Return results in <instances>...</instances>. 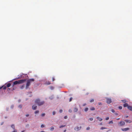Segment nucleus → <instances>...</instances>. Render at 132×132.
Here are the masks:
<instances>
[{
	"mask_svg": "<svg viewBox=\"0 0 132 132\" xmlns=\"http://www.w3.org/2000/svg\"><path fill=\"white\" fill-rule=\"evenodd\" d=\"M35 80L34 79H28L27 81V83L26 84V86L25 87L26 89H27L28 88L29 86L30 85V83L32 82H33Z\"/></svg>",
	"mask_w": 132,
	"mask_h": 132,
	"instance_id": "nucleus-1",
	"label": "nucleus"
},
{
	"mask_svg": "<svg viewBox=\"0 0 132 132\" xmlns=\"http://www.w3.org/2000/svg\"><path fill=\"white\" fill-rule=\"evenodd\" d=\"M35 102L39 106L43 105L45 103L44 101H40V99L39 98L36 99L35 101Z\"/></svg>",
	"mask_w": 132,
	"mask_h": 132,
	"instance_id": "nucleus-2",
	"label": "nucleus"
},
{
	"mask_svg": "<svg viewBox=\"0 0 132 132\" xmlns=\"http://www.w3.org/2000/svg\"><path fill=\"white\" fill-rule=\"evenodd\" d=\"M26 80V79H24L16 81L13 82V84L14 85H16L18 84H22L25 82Z\"/></svg>",
	"mask_w": 132,
	"mask_h": 132,
	"instance_id": "nucleus-3",
	"label": "nucleus"
},
{
	"mask_svg": "<svg viewBox=\"0 0 132 132\" xmlns=\"http://www.w3.org/2000/svg\"><path fill=\"white\" fill-rule=\"evenodd\" d=\"M125 123L124 122L121 121H120L119 123V125L120 126H123L125 125Z\"/></svg>",
	"mask_w": 132,
	"mask_h": 132,
	"instance_id": "nucleus-4",
	"label": "nucleus"
},
{
	"mask_svg": "<svg viewBox=\"0 0 132 132\" xmlns=\"http://www.w3.org/2000/svg\"><path fill=\"white\" fill-rule=\"evenodd\" d=\"M112 102L111 99L108 98L106 99V103L108 104H110Z\"/></svg>",
	"mask_w": 132,
	"mask_h": 132,
	"instance_id": "nucleus-5",
	"label": "nucleus"
},
{
	"mask_svg": "<svg viewBox=\"0 0 132 132\" xmlns=\"http://www.w3.org/2000/svg\"><path fill=\"white\" fill-rule=\"evenodd\" d=\"M81 126H80V127H76L74 129L76 131H77L79 130H80L81 129Z\"/></svg>",
	"mask_w": 132,
	"mask_h": 132,
	"instance_id": "nucleus-6",
	"label": "nucleus"
},
{
	"mask_svg": "<svg viewBox=\"0 0 132 132\" xmlns=\"http://www.w3.org/2000/svg\"><path fill=\"white\" fill-rule=\"evenodd\" d=\"M129 128H121V130L123 131H127L128 130H129Z\"/></svg>",
	"mask_w": 132,
	"mask_h": 132,
	"instance_id": "nucleus-7",
	"label": "nucleus"
},
{
	"mask_svg": "<svg viewBox=\"0 0 132 132\" xmlns=\"http://www.w3.org/2000/svg\"><path fill=\"white\" fill-rule=\"evenodd\" d=\"M37 108V106L36 105H34L32 106V109L33 110H36Z\"/></svg>",
	"mask_w": 132,
	"mask_h": 132,
	"instance_id": "nucleus-8",
	"label": "nucleus"
},
{
	"mask_svg": "<svg viewBox=\"0 0 132 132\" xmlns=\"http://www.w3.org/2000/svg\"><path fill=\"white\" fill-rule=\"evenodd\" d=\"M123 106L125 107H127L128 108V106H129V105L127 103H125L123 104Z\"/></svg>",
	"mask_w": 132,
	"mask_h": 132,
	"instance_id": "nucleus-9",
	"label": "nucleus"
},
{
	"mask_svg": "<svg viewBox=\"0 0 132 132\" xmlns=\"http://www.w3.org/2000/svg\"><path fill=\"white\" fill-rule=\"evenodd\" d=\"M96 118L98 120L100 121H101L103 120L102 119L98 117H97Z\"/></svg>",
	"mask_w": 132,
	"mask_h": 132,
	"instance_id": "nucleus-10",
	"label": "nucleus"
},
{
	"mask_svg": "<svg viewBox=\"0 0 132 132\" xmlns=\"http://www.w3.org/2000/svg\"><path fill=\"white\" fill-rule=\"evenodd\" d=\"M127 108L129 110L131 111H132V106H129Z\"/></svg>",
	"mask_w": 132,
	"mask_h": 132,
	"instance_id": "nucleus-11",
	"label": "nucleus"
},
{
	"mask_svg": "<svg viewBox=\"0 0 132 132\" xmlns=\"http://www.w3.org/2000/svg\"><path fill=\"white\" fill-rule=\"evenodd\" d=\"M125 121L126 123L129 122L130 123L131 122V121L130 120H126Z\"/></svg>",
	"mask_w": 132,
	"mask_h": 132,
	"instance_id": "nucleus-12",
	"label": "nucleus"
},
{
	"mask_svg": "<svg viewBox=\"0 0 132 132\" xmlns=\"http://www.w3.org/2000/svg\"><path fill=\"white\" fill-rule=\"evenodd\" d=\"M2 88H3V89H6V86H3L1 87H0V89H2Z\"/></svg>",
	"mask_w": 132,
	"mask_h": 132,
	"instance_id": "nucleus-13",
	"label": "nucleus"
},
{
	"mask_svg": "<svg viewBox=\"0 0 132 132\" xmlns=\"http://www.w3.org/2000/svg\"><path fill=\"white\" fill-rule=\"evenodd\" d=\"M73 111L75 112H77L78 111V109L76 108H74Z\"/></svg>",
	"mask_w": 132,
	"mask_h": 132,
	"instance_id": "nucleus-14",
	"label": "nucleus"
},
{
	"mask_svg": "<svg viewBox=\"0 0 132 132\" xmlns=\"http://www.w3.org/2000/svg\"><path fill=\"white\" fill-rule=\"evenodd\" d=\"M25 85L23 84L20 87V88L21 89H22L24 87Z\"/></svg>",
	"mask_w": 132,
	"mask_h": 132,
	"instance_id": "nucleus-15",
	"label": "nucleus"
},
{
	"mask_svg": "<svg viewBox=\"0 0 132 132\" xmlns=\"http://www.w3.org/2000/svg\"><path fill=\"white\" fill-rule=\"evenodd\" d=\"M11 85V84L10 83H8L7 84V87H9Z\"/></svg>",
	"mask_w": 132,
	"mask_h": 132,
	"instance_id": "nucleus-16",
	"label": "nucleus"
},
{
	"mask_svg": "<svg viewBox=\"0 0 132 132\" xmlns=\"http://www.w3.org/2000/svg\"><path fill=\"white\" fill-rule=\"evenodd\" d=\"M11 127L13 129H15V126L14 125H12L11 126Z\"/></svg>",
	"mask_w": 132,
	"mask_h": 132,
	"instance_id": "nucleus-17",
	"label": "nucleus"
},
{
	"mask_svg": "<svg viewBox=\"0 0 132 132\" xmlns=\"http://www.w3.org/2000/svg\"><path fill=\"white\" fill-rule=\"evenodd\" d=\"M90 110L91 111L94 110H95V108L94 107H92L90 109Z\"/></svg>",
	"mask_w": 132,
	"mask_h": 132,
	"instance_id": "nucleus-18",
	"label": "nucleus"
},
{
	"mask_svg": "<svg viewBox=\"0 0 132 132\" xmlns=\"http://www.w3.org/2000/svg\"><path fill=\"white\" fill-rule=\"evenodd\" d=\"M54 129V128L53 127H52L50 128V130L51 131H53Z\"/></svg>",
	"mask_w": 132,
	"mask_h": 132,
	"instance_id": "nucleus-19",
	"label": "nucleus"
},
{
	"mask_svg": "<svg viewBox=\"0 0 132 132\" xmlns=\"http://www.w3.org/2000/svg\"><path fill=\"white\" fill-rule=\"evenodd\" d=\"M94 101V99H91L90 100V103H92V102H93Z\"/></svg>",
	"mask_w": 132,
	"mask_h": 132,
	"instance_id": "nucleus-20",
	"label": "nucleus"
},
{
	"mask_svg": "<svg viewBox=\"0 0 132 132\" xmlns=\"http://www.w3.org/2000/svg\"><path fill=\"white\" fill-rule=\"evenodd\" d=\"M46 84L47 85H49L51 84V83L50 82L48 81L46 82Z\"/></svg>",
	"mask_w": 132,
	"mask_h": 132,
	"instance_id": "nucleus-21",
	"label": "nucleus"
},
{
	"mask_svg": "<svg viewBox=\"0 0 132 132\" xmlns=\"http://www.w3.org/2000/svg\"><path fill=\"white\" fill-rule=\"evenodd\" d=\"M88 109L87 108H86L85 109V111L86 112L88 110Z\"/></svg>",
	"mask_w": 132,
	"mask_h": 132,
	"instance_id": "nucleus-22",
	"label": "nucleus"
},
{
	"mask_svg": "<svg viewBox=\"0 0 132 132\" xmlns=\"http://www.w3.org/2000/svg\"><path fill=\"white\" fill-rule=\"evenodd\" d=\"M106 129V128H105V127H102L100 129L101 130H103V129Z\"/></svg>",
	"mask_w": 132,
	"mask_h": 132,
	"instance_id": "nucleus-23",
	"label": "nucleus"
},
{
	"mask_svg": "<svg viewBox=\"0 0 132 132\" xmlns=\"http://www.w3.org/2000/svg\"><path fill=\"white\" fill-rule=\"evenodd\" d=\"M39 112L38 110H37L35 112V114H37V113H38Z\"/></svg>",
	"mask_w": 132,
	"mask_h": 132,
	"instance_id": "nucleus-24",
	"label": "nucleus"
},
{
	"mask_svg": "<svg viewBox=\"0 0 132 132\" xmlns=\"http://www.w3.org/2000/svg\"><path fill=\"white\" fill-rule=\"evenodd\" d=\"M65 126V125H61V126H60V127L59 128H61L63 127H64Z\"/></svg>",
	"mask_w": 132,
	"mask_h": 132,
	"instance_id": "nucleus-25",
	"label": "nucleus"
},
{
	"mask_svg": "<svg viewBox=\"0 0 132 132\" xmlns=\"http://www.w3.org/2000/svg\"><path fill=\"white\" fill-rule=\"evenodd\" d=\"M118 108L120 110H121L122 109V107L121 106H119L118 107Z\"/></svg>",
	"mask_w": 132,
	"mask_h": 132,
	"instance_id": "nucleus-26",
	"label": "nucleus"
},
{
	"mask_svg": "<svg viewBox=\"0 0 132 132\" xmlns=\"http://www.w3.org/2000/svg\"><path fill=\"white\" fill-rule=\"evenodd\" d=\"M21 76L19 77H18V78L15 79V80L20 79H21Z\"/></svg>",
	"mask_w": 132,
	"mask_h": 132,
	"instance_id": "nucleus-27",
	"label": "nucleus"
},
{
	"mask_svg": "<svg viewBox=\"0 0 132 132\" xmlns=\"http://www.w3.org/2000/svg\"><path fill=\"white\" fill-rule=\"evenodd\" d=\"M111 111L113 113H114L115 112V110L114 109H112Z\"/></svg>",
	"mask_w": 132,
	"mask_h": 132,
	"instance_id": "nucleus-28",
	"label": "nucleus"
},
{
	"mask_svg": "<svg viewBox=\"0 0 132 132\" xmlns=\"http://www.w3.org/2000/svg\"><path fill=\"white\" fill-rule=\"evenodd\" d=\"M89 119L90 120V121H92L93 119V118H90Z\"/></svg>",
	"mask_w": 132,
	"mask_h": 132,
	"instance_id": "nucleus-29",
	"label": "nucleus"
},
{
	"mask_svg": "<svg viewBox=\"0 0 132 132\" xmlns=\"http://www.w3.org/2000/svg\"><path fill=\"white\" fill-rule=\"evenodd\" d=\"M109 117H107L105 119L106 120H107L109 119Z\"/></svg>",
	"mask_w": 132,
	"mask_h": 132,
	"instance_id": "nucleus-30",
	"label": "nucleus"
},
{
	"mask_svg": "<svg viewBox=\"0 0 132 132\" xmlns=\"http://www.w3.org/2000/svg\"><path fill=\"white\" fill-rule=\"evenodd\" d=\"M44 127V125H42L41 126V128H43Z\"/></svg>",
	"mask_w": 132,
	"mask_h": 132,
	"instance_id": "nucleus-31",
	"label": "nucleus"
},
{
	"mask_svg": "<svg viewBox=\"0 0 132 132\" xmlns=\"http://www.w3.org/2000/svg\"><path fill=\"white\" fill-rule=\"evenodd\" d=\"M121 101H122L123 103H125L126 102V101L125 100H122Z\"/></svg>",
	"mask_w": 132,
	"mask_h": 132,
	"instance_id": "nucleus-32",
	"label": "nucleus"
},
{
	"mask_svg": "<svg viewBox=\"0 0 132 132\" xmlns=\"http://www.w3.org/2000/svg\"><path fill=\"white\" fill-rule=\"evenodd\" d=\"M45 114L44 113H42L41 114V115H42V117L44 116H45Z\"/></svg>",
	"mask_w": 132,
	"mask_h": 132,
	"instance_id": "nucleus-33",
	"label": "nucleus"
},
{
	"mask_svg": "<svg viewBox=\"0 0 132 132\" xmlns=\"http://www.w3.org/2000/svg\"><path fill=\"white\" fill-rule=\"evenodd\" d=\"M18 107L20 108H22V106L21 105H20Z\"/></svg>",
	"mask_w": 132,
	"mask_h": 132,
	"instance_id": "nucleus-34",
	"label": "nucleus"
},
{
	"mask_svg": "<svg viewBox=\"0 0 132 132\" xmlns=\"http://www.w3.org/2000/svg\"><path fill=\"white\" fill-rule=\"evenodd\" d=\"M69 111L71 113L72 112V110L71 109H69Z\"/></svg>",
	"mask_w": 132,
	"mask_h": 132,
	"instance_id": "nucleus-35",
	"label": "nucleus"
},
{
	"mask_svg": "<svg viewBox=\"0 0 132 132\" xmlns=\"http://www.w3.org/2000/svg\"><path fill=\"white\" fill-rule=\"evenodd\" d=\"M98 104L99 105H102V103L101 102H99L98 103Z\"/></svg>",
	"mask_w": 132,
	"mask_h": 132,
	"instance_id": "nucleus-36",
	"label": "nucleus"
},
{
	"mask_svg": "<svg viewBox=\"0 0 132 132\" xmlns=\"http://www.w3.org/2000/svg\"><path fill=\"white\" fill-rule=\"evenodd\" d=\"M90 129V128L89 127H88L87 128L86 130H88Z\"/></svg>",
	"mask_w": 132,
	"mask_h": 132,
	"instance_id": "nucleus-37",
	"label": "nucleus"
},
{
	"mask_svg": "<svg viewBox=\"0 0 132 132\" xmlns=\"http://www.w3.org/2000/svg\"><path fill=\"white\" fill-rule=\"evenodd\" d=\"M113 123V121L112 120V121H110L109 122V123Z\"/></svg>",
	"mask_w": 132,
	"mask_h": 132,
	"instance_id": "nucleus-38",
	"label": "nucleus"
},
{
	"mask_svg": "<svg viewBox=\"0 0 132 132\" xmlns=\"http://www.w3.org/2000/svg\"><path fill=\"white\" fill-rule=\"evenodd\" d=\"M72 97H71L70 99L69 102L71 101H72Z\"/></svg>",
	"mask_w": 132,
	"mask_h": 132,
	"instance_id": "nucleus-39",
	"label": "nucleus"
},
{
	"mask_svg": "<svg viewBox=\"0 0 132 132\" xmlns=\"http://www.w3.org/2000/svg\"><path fill=\"white\" fill-rule=\"evenodd\" d=\"M55 78L54 77L52 78V80L53 81H54L55 80Z\"/></svg>",
	"mask_w": 132,
	"mask_h": 132,
	"instance_id": "nucleus-40",
	"label": "nucleus"
},
{
	"mask_svg": "<svg viewBox=\"0 0 132 132\" xmlns=\"http://www.w3.org/2000/svg\"><path fill=\"white\" fill-rule=\"evenodd\" d=\"M67 116H65L64 117V118L65 119H67Z\"/></svg>",
	"mask_w": 132,
	"mask_h": 132,
	"instance_id": "nucleus-41",
	"label": "nucleus"
},
{
	"mask_svg": "<svg viewBox=\"0 0 132 132\" xmlns=\"http://www.w3.org/2000/svg\"><path fill=\"white\" fill-rule=\"evenodd\" d=\"M29 116V114H27L26 115V117H28Z\"/></svg>",
	"mask_w": 132,
	"mask_h": 132,
	"instance_id": "nucleus-42",
	"label": "nucleus"
},
{
	"mask_svg": "<svg viewBox=\"0 0 132 132\" xmlns=\"http://www.w3.org/2000/svg\"><path fill=\"white\" fill-rule=\"evenodd\" d=\"M60 113H61L62 112V110H60Z\"/></svg>",
	"mask_w": 132,
	"mask_h": 132,
	"instance_id": "nucleus-43",
	"label": "nucleus"
},
{
	"mask_svg": "<svg viewBox=\"0 0 132 132\" xmlns=\"http://www.w3.org/2000/svg\"><path fill=\"white\" fill-rule=\"evenodd\" d=\"M53 115H54L55 114V111H53Z\"/></svg>",
	"mask_w": 132,
	"mask_h": 132,
	"instance_id": "nucleus-44",
	"label": "nucleus"
},
{
	"mask_svg": "<svg viewBox=\"0 0 132 132\" xmlns=\"http://www.w3.org/2000/svg\"><path fill=\"white\" fill-rule=\"evenodd\" d=\"M12 132H17V131L16 130H14Z\"/></svg>",
	"mask_w": 132,
	"mask_h": 132,
	"instance_id": "nucleus-45",
	"label": "nucleus"
},
{
	"mask_svg": "<svg viewBox=\"0 0 132 132\" xmlns=\"http://www.w3.org/2000/svg\"><path fill=\"white\" fill-rule=\"evenodd\" d=\"M86 105V104L85 103V104H83V106H85V105Z\"/></svg>",
	"mask_w": 132,
	"mask_h": 132,
	"instance_id": "nucleus-46",
	"label": "nucleus"
},
{
	"mask_svg": "<svg viewBox=\"0 0 132 132\" xmlns=\"http://www.w3.org/2000/svg\"><path fill=\"white\" fill-rule=\"evenodd\" d=\"M66 131V129H65L64 131V132H65Z\"/></svg>",
	"mask_w": 132,
	"mask_h": 132,
	"instance_id": "nucleus-47",
	"label": "nucleus"
},
{
	"mask_svg": "<svg viewBox=\"0 0 132 132\" xmlns=\"http://www.w3.org/2000/svg\"><path fill=\"white\" fill-rule=\"evenodd\" d=\"M40 132H45V131H43V130H42V131H41Z\"/></svg>",
	"mask_w": 132,
	"mask_h": 132,
	"instance_id": "nucleus-48",
	"label": "nucleus"
},
{
	"mask_svg": "<svg viewBox=\"0 0 132 132\" xmlns=\"http://www.w3.org/2000/svg\"><path fill=\"white\" fill-rule=\"evenodd\" d=\"M128 117V116H125V117L126 118H127Z\"/></svg>",
	"mask_w": 132,
	"mask_h": 132,
	"instance_id": "nucleus-49",
	"label": "nucleus"
},
{
	"mask_svg": "<svg viewBox=\"0 0 132 132\" xmlns=\"http://www.w3.org/2000/svg\"><path fill=\"white\" fill-rule=\"evenodd\" d=\"M100 125H102V123H100Z\"/></svg>",
	"mask_w": 132,
	"mask_h": 132,
	"instance_id": "nucleus-50",
	"label": "nucleus"
},
{
	"mask_svg": "<svg viewBox=\"0 0 132 132\" xmlns=\"http://www.w3.org/2000/svg\"><path fill=\"white\" fill-rule=\"evenodd\" d=\"M25 130H23L21 131V132H24Z\"/></svg>",
	"mask_w": 132,
	"mask_h": 132,
	"instance_id": "nucleus-51",
	"label": "nucleus"
},
{
	"mask_svg": "<svg viewBox=\"0 0 132 132\" xmlns=\"http://www.w3.org/2000/svg\"><path fill=\"white\" fill-rule=\"evenodd\" d=\"M10 89V88H8L7 89V90H9Z\"/></svg>",
	"mask_w": 132,
	"mask_h": 132,
	"instance_id": "nucleus-52",
	"label": "nucleus"
},
{
	"mask_svg": "<svg viewBox=\"0 0 132 132\" xmlns=\"http://www.w3.org/2000/svg\"><path fill=\"white\" fill-rule=\"evenodd\" d=\"M120 119V118H118L117 119V120H119Z\"/></svg>",
	"mask_w": 132,
	"mask_h": 132,
	"instance_id": "nucleus-53",
	"label": "nucleus"
},
{
	"mask_svg": "<svg viewBox=\"0 0 132 132\" xmlns=\"http://www.w3.org/2000/svg\"><path fill=\"white\" fill-rule=\"evenodd\" d=\"M52 87V88H53V87Z\"/></svg>",
	"mask_w": 132,
	"mask_h": 132,
	"instance_id": "nucleus-54",
	"label": "nucleus"
},
{
	"mask_svg": "<svg viewBox=\"0 0 132 132\" xmlns=\"http://www.w3.org/2000/svg\"><path fill=\"white\" fill-rule=\"evenodd\" d=\"M52 87V88H53V87Z\"/></svg>",
	"mask_w": 132,
	"mask_h": 132,
	"instance_id": "nucleus-55",
	"label": "nucleus"
}]
</instances>
